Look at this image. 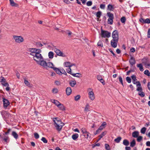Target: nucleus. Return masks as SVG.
<instances>
[{
  "instance_id": "obj_1",
  "label": "nucleus",
  "mask_w": 150,
  "mask_h": 150,
  "mask_svg": "<svg viewBox=\"0 0 150 150\" xmlns=\"http://www.w3.org/2000/svg\"><path fill=\"white\" fill-rule=\"evenodd\" d=\"M30 55L33 56V60L38 65L42 66L46 63L42 55L40 54L41 51L36 48H30L28 51Z\"/></svg>"
},
{
  "instance_id": "obj_2",
  "label": "nucleus",
  "mask_w": 150,
  "mask_h": 150,
  "mask_svg": "<svg viewBox=\"0 0 150 150\" xmlns=\"http://www.w3.org/2000/svg\"><path fill=\"white\" fill-rule=\"evenodd\" d=\"M42 67L44 68L49 67L52 69L56 73L59 75H61V71L59 69L54 67V66L52 63L51 62H47L46 61V63L44 65H42Z\"/></svg>"
},
{
  "instance_id": "obj_3",
  "label": "nucleus",
  "mask_w": 150,
  "mask_h": 150,
  "mask_svg": "<svg viewBox=\"0 0 150 150\" xmlns=\"http://www.w3.org/2000/svg\"><path fill=\"white\" fill-rule=\"evenodd\" d=\"M136 90L137 91H139L138 94L140 97H144V96L145 93L142 91V88L140 83L137 85Z\"/></svg>"
},
{
  "instance_id": "obj_4",
  "label": "nucleus",
  "mask_w": 150,
  "mask_h": 150,
  "mask_svg": "<svg viewBox=\"0 0 150 150\" xmlns=\"http://www.w3.org/2000/svg\"><path fill=\"white\" fill-rule=\"evenodd\" d=\"M13 38L15 42L17 43H20L23 42L24 40L21 36L13 35Z\"/></svg>"
},
{
  "instance_id": "obj_5",
  "label": "nucleus",
  "mask_w": 150,
  "mask_h": 150,
  "mask_svg": "<svg viewBox=\"0 0 150 150\" xmlns=\"http://www.w3.org/2000/svg\"><path fill=\"white\" fill-rule=\"evenodd\" d=\"M88 94L89 98L91 100H94L95 98V97L94 93L93 91V89L91 88H89L88 89Z\"/></svg>"
},
{
  "instance_id": "obj_6",
  "label": "nucleus",
  "mask_w": 150,
  "mask_h": 150,
  "mask_svg": "<svg viewBox=\"0 0 150 150\" xmlns=\"http://www.w3.org/2000/svg\"><path fill=\"white\" fill-rule=\"evenodd\" d=\"M107 14L108 17V23L109 24H112L114 19L113 14L110 12H108Z\"/></svg>"
},
{
  "instance_id": "obj_7",
  "label": "nucleus",
  "mask_w": 150,
  "mask_h": 150,
  "mask_svg": "<svg viewBox=\"0 0 150 150\" xmlns=\"http://www.w3.org/2000/svg\"><path fill=\"white\" fill-rule=\"evenodd\" d=\"M101 35L102 37L109 38L110 36L111 33L108 31L101 30Z\"/></svg>"
},
{
  "instance_id": "obj_8",
  "label": "nucleus",
  "mask_w": 150,
  "mask_h": 150,
  "mask_svg": "<svg viewBox=\"0 0 150 150\" xmlns=\"http://www.w3.org/2000/svg\"><path fill=\"white\" fill-rule=\"evenodd\" d=\"M54 51L58 56L63 57H66L65 54L58 49L55 48L54 49Z\"/></svg>"
},
{
  "instance_id": "obj_9",
  "label": "nucleus",
  "mask_w": 150,
  "mask_h": 150,
  "mask_svg": "<svg viewBox=\"0 0 150 150\" xmlns=\"http://www.w3.org/2000/svg\"><path fill=\"white\" fill-rule=\"evenodd\" d=\"M112 39L116 40H118V32L117 30L114 31L112 35Z\"/></svg>"
},
{
  "instance_id": "obj_10",
  "label": "nucleus",
  "mask_w": 150,
  "mask_h": 150,
  "mask_svg": "<svg viewBox=\"0 0 150 150\" xmlns=\"http://www.w3.org/2000/svg\"><path fill=\"white\" fill-rule=\"evenodd\" d=\"M3 106L5 109H6L9 105L10 103L8 100L4 98H3Z\"/></svg>"
},
{
  "instance_id": "obj_11",
  "label": "nucleus",
  "mask_w": 150,
  "mask_h": 150,
  "mask_svg": "<svg viewBox=\"0 0 150 150\" xmlns=\"http://www.w3.org/2000/svg\"><path fill=\"white\" fill-rule=\"evenodd\" d=\"M0 79L1 80V82L2 85L4 86H9L8 84L6 82V79L3 77L1 76L0 78Z\"/></svg>"
},
{
  "instance_id": "obj_12",
  "label": "nucleus",
  "mask_w": 150,
  "mask_h": 150,
  "mask_svg": "<svg viewBox=\"0 0 150 150\" xmlns=\"http://www.w3.org/2000/svg\"><path fill=\"white\" fill-rule=\"evenodd\" d=\"M118 40L112 39L110 42L111 45L113 48H116L117 46V44L118 42Z\"/></svg>"
},
{
  "instance_id": "obj_13",
  "label": "nucleus",
  "mask_w": 150,
  "mask_h": 150,
  "mask_svg": "<svg viewBox=\"0 0 150 150\" xmlns=\"http://www.w3.org/2000/svg\"><path fill=\"white\" fill-rule=\"evenodd\" d=\"M53 121L54 122V125H56L57 124H62V123L60 120V119L58 118H55L53 119Z\"/></svg>"
},
{
  "instance_id": "obj_14",
  "label": "nucleus",
  "mask_w": 150,
  "mask_h": 150,
  "mask_svg": "<svg viewBox=\"0 0 150 150\" xmlns=\"http://www.w3.org/2000/svg\"><path fill=\"white\" fill-rule=\"evenodd\" d=\"M63 123L62 124H57L54 125L56 129L58 132L60 131L62 129V127L64 126Z\"/></svg>"
},
{
  "instance_id": "obj_15",
  "label": "nucleus",
  "mask_w": 150,
  "mask_h": 150,
  "mask_svg": "<svg viewBox=\"0 0 150 150\" xmlns=\"http://www.w3.org/2000/svg\"><path fill=\"white\" fill-rule=\"evenodd\" d=\"M146 60V62H143V63L146 66V67L149 68L150 67V63H147L148 62V59L147 58H144L142 59V60Z\"/></svg>"
},
{
  "instance_id": "obj_16",
  "label": "nucleus",
  "mask_w": 150,
  "mask_h": 150,
  "mask_svg": "<svg viewBox=\"0 0 150 150\" xmlns=\"http://www.w3.org/2000/svg\"><path fill=\"white\" fill-rule=\"evenodd\" d=\"M129 62L130 64L132 66L135 64L136 62L134 58L131 56L129 60Z\"/></svg>"
},
{
  "instance_id": "obj_17",
  "label": "nucleus",
  "mask_w": 150,
  "mask_h": 150,
  "mask_svg": "<svg viewBox=\"0 0 150 150\" xmlns=\"http://www.w3.org/2000/svg\"><path fill=\"white\" fill-rule=\"evenodd\" d=\"M24 83L25 85L29 87H31L32 86V84H31L30 83L25 79H24Z\"/></svg>"
},
{
  "instance_id": "obj_18",
  "label": "nucleus",
  "mask_w": 150,
  "mask_h": 150,
  "mask_svg": "<svg viewBox=\"0 0 150 150\" xmlns=\"http://www.w3.org/2000/svg\"><path fill=\"white\" fill-rule=\"evenodd\" d=\"M66 93L67 96L69 95L71 93V89L70 87H67L66 90Z\"/></svg>"
},
{
  "instance_id": "obj_19",
  "label": "nucleus",
  "mask_w": 150,
  "mask_h": 150,
  "mask_svg": "<svg viewBox=\"0 0 150 150\" xmlns=\"http://www.w3.org/2000/svg\"><path fill=\"white\" fill-rule=\"evenodd\" d=\"M69 84L72 87H74L76 84V81L74 80H71L69 81Z\"/></svg>"
},
{
  "instance_id": "obj_20",
  "label": "nucleus",
  "mask_w": 150,
  "mask_h": 150,
  "mask_svg": "<svg viewBox=\"0 0 150 150\" xmlns=\"http://www.w3.org/2000/svg\"><path fill=\"white\" fill-rule=\"evenodd\" d=\"M139 132L137 131H135L132 132V136L134 138H137L139 136Z\"/></svg>"
},
{
  "instance_id": "obj_21",
  "label": "nucleus",
  "mask_w": 150,
  "mask_h": 150,
  "mask_svg": "<svg viewBox=\"0 0 150 150\" xmlns=\"http://www.w3.org/2000/svg\"><path fill=\"white\" fill-rule=\"evenodd\" d=\"M57 107L61 110L64 111L65 110V107L63 104L61 103H60Z\"/></svg>"
},
{
  "instance_id": "obj_22",
  "label": "nucleus",
  "mask_w": 150,
  "mask_h": 150,
  "mask_svg": "<svg viewBox=\"0 0 150 150\" xmlns=\"http://www.w3.org/2000/svg\"><path fill=\"white\" fill-rule=\"evenodd\" d=\"M114 5L109 4L108 6V9L110 11H113L114 9Z\"/></svg>"
},
{
  "instance_id": "obj_23",
  "label": "nucleus",
  "mask_w": 150,
  "mask_h": 150,
  "mask_svg": "<svg viewBox=\"0 0 150 150\" xmlns=\"http://www.w3.org/2000/svg\"><path fill=\"white\" fill-rule=\"evenodd\" d=\"M97 79L99 81L102 83L103 84H105V83L104 82L103 80L102 76L100 75H98L97 76Z\"/></svg>"
},
{
  "instance_id": "obj_24",
  "label": "nucleus",
  "mask_w": 150,
  "mask_h": 150,
  "mask_svg": "<svg viewBox=\"0 0 150 150\" xmlns=\"http://www.w3.org/2000/svg\"><path fill=\"white\" fill-rule=\"evenodd\" d=\"M51 102L53 103L57 107L60 103L58 100L54 99L51 100Z\"/></svg>"
},
{
  "instance_id": "obj_25",
  "label": "nucleus",
  "mask_w": 150,
  "mask_h": 150,
  "mask_svg": "<svg viewBox=\"0 0 150 150\" xmlns=\"http://www.w3.org/2000/svg\"><path fill=\"white\" fill-rule=\"evenodd\" d=\"M48 56L49 59H52L54 56V53L52 51L50 52L48 54Z\"/></svg>"
},
{
  "instance_id": "obj_26",
  "label": "nucleus",
  "mask_w": 150,
  "mask_h": 150,
  "mask_svg": "<svg viewBox=\"0 0 150 150\" xmlns=\"http://www.w3.org/2000/svg\"><path fill=\"white\" fill-rule=\"evenodd\" d=\"M79 136L78 134L75 133L72 136V138L74 140H76L78 138Z\"/></svg>"
},
{
  "instance_id": "obj_27",
  "label": "nucleus",
  "mask_w": 150,
  "mask_h": 150,
  "mask_svg": "<svg viewBox=\"0 0 150 150\" xmlns=\"http://www.w3.org/2000/svg\"><path fill=\"white\" fill-rule=\"evenodd\" d=\"M10 5L12 6L17 7L18 5L15 3L13 0H9Z\"/></svg>"
},
{
  "instance_id": "obj_28",
  "label": "nucleus",
  "mask_w": 150,
  "mask_h": 150,
  "mask_svg": "<svg viewBox=\"0 0 150 150\" xmlns=\"http://www.w3.org/2000/svg\"><path fill=\"white\" fill-rule=\"evenodd\" d=\"M12 136L16 139L18 138V135L15 131H13L11 134Z\"/></svg>"
},
{
  "instance_id": "obj_29",
  "label": "nucleus",
  "mask_w": 150,
  "mask_h": 150,
  "mask_svg": "<svg viewBox=\"0 0 150 150\" xmlns=\"http://www.w3.org/2000/svg\"><path fill=\"white\" fill-rule=\"evenodd\" d=\"M123 144L124 145L127 146L129 144V142L127 139H125L123 141Z\"/></svg>"
},
{
  "instance_id": "obj_30",
  "label": "nucleus",
  "mask_w": 150,
  "mask_h": 150,
  "mask_svg": "<svg viewBox=\"0 0 150 150\" xmlns=\"http://www.w3.org/2000/svg\"><path fill=\"white\" fill-rule=\"evenodd\" d=\"M137 67L139 68V69L141 71H142L144 70L143 66L141 64H138L137 65Z\"/></svg>"
},
{
  "instance_id": "obj_31",
  "label": "nucleus",
  "mask_w": 150,
  "mask_h": 150,
  "mask_svg": "<svg viewBox=\"0 0 150 150\" xmlns=\"http://www.w3.org/2000/svg\"><path fill=\"white\" fill-rule=\"evenodd\" d=\"M136 145V142L134 139H133L132 141L130 142V146L131 147H134Z\"/></svg>"
},
{
  "instance_id": "obj_32",
  "label": "nucleus",
  "mask_w": 150,
  "mask_h": 150,
  "mask_svg": "<svg viewBox=\"0 0 150 150\" xmlns=\"http://www.w3.org/2000/svg\"><path fill=\"white\" fill-rule=\"evenodd\" d=\"M8 137H4V138L1 135H0V138L3 139L4 140V141L5 142H7V140L8 139Z\"/></svg>"
},
{
  "instance_id": "obj_33",
  "label": "nucleus",
  "mask_w": 150,
  "mask_h": 150,
  "mask_svg": "<svg viewBox=\"0 0 150 150\" xmlns=\"http://www.w3.org/2000/svg\"><path fill=\"white\" fill-rule=\"evenodd\" d=\"M106 134V132H103L99 136V138L98 140V141L100 140L101 138H102L103 136H104Z\"/></svg>"
},
{
  "instance_id": "obj_34",
  "label": "nucleus",
  "mask_w": 150,
  "mask_h": 150,
  "mask_svg": "<svg viewBox=\"0 0 150 150\" xmlns=\"http://www.w3.org/2000/svg\"><path fill=\"white\" fill-rule=\"evenodd\" d=\"M64 65L66 67H71V63L69 62H66L64 63Z\"/></svg>"
},
{
  "instance_id": "obj_35",
  "label": "nucleus",
  "mask_w": 150,
  "mask_h": 150,
  "mask_svg": "<svg viewBox=\"0 0 150 150\" xmlns=\"http://www.w3.org/2000/svg\"><path fill=\"white\" fill-rule=\"evenodd\" d=\"M52 92L54 94L57 93L58 92V89L56 88H53Z\"/></svg>"
},
{
  "instance_id": "obj_36",
  "label": "nucleus",
  "mask_w": 150,
  "mask_h": 150,
  "mask_svg": "<svg viewBox=\"0 0 150 150\" xmlns=\"http://www.w3.org/2000/svg\"><path fill=\"white\" fill-rule=\"evenodd\" d=\"M89 105L88 104H87L86 105L84 111H89Z\"/></svg>"
},
{
  "instance_id": "obj_37",
  "label": "nucleus",
  "mask_w": 150,
  "mask_h": 150,
  "mask_svg": "<svg viewBox=\"0 0 150 150\" xmlns=\"http://www.w3.org/2000/svg\"><path fill=\"white\" fill-rule=\"evenodd\" d=\"M122 23H125L126 21V19L125 17H122L120 19Z\"/></svg>"
},
{
  "instance_id": "obj_38",
  "label": "nucleus",
  "mask_w": 150,
  "mask_h": 150,
  "mask_svg": "<svg viewBox=\"0 0 150 150\" xmlns=\"http://www.w3.org/2000/svg\"><path fill=\"white\" fill-rule=\"evenodd\" d=\"M101 12L100 11H98L96 13V16L98 18H100L101 16Z\"/></svg>"
},
{
  "instance_id": "obj_39",
  "label": "nucleus",
  "mask_w": 150,
  "mask_h": 150,
  "mask_svg": "<svg viewBox=\"0 0 150 150\" xmlns=\"http://www.w3.org/2000/svg\"><path fill=\"white\" fill-rule=\"evenodd\" d=\"M121 139L120 137H118L114 140V141L117 143H119Z\"/></svg>"
},
{
  "instance_id": "obj_40",
  "label": "nucleus",
  "mask_w": 150,
  "mask_h": 150,
  "mask_svg": "<svg viewBox=\"0 0 150 150\" xmlns=\"http://www.w3.org/2000/svg\"><path fill=\"white\" fill-rule=\"evenodd\" d=\"M146 128L145 127H143L142 128L141 130V132L142 133L144 134H145L146 131Z\"/></svg>"
},
{
  "instance_id": "obj_41",
  "label": "nucleus",
  "mask_w": 150,
  "mask_h": 150,
  "mask_svg": "<svg viewBox=\"0 0 150 150\" xmlns=\"http://www.w3.org/2000/svg\"><path fill=\"white\" fill-rule=\"evenodd\" d=\"M72 75L75 77H79L81 74L79 73H76V74H72Z\"/></svg>"
},
{
  "instance_id": "obj_42",
  "label": "nucleus",
  "mask_w": 150,
  "mask_h": 150,
  "mask_svg": "<svg viewBox=\"0 0 150 150\" xmlns=\"http://www.w3.org/2000/svg\"><path fill=\"white\" fill-rule=\"evenodd\" d=\"M144 74L148 76H150V73L148 70H146L144 71Z\"/></svg>"
},
{
  "instance_id": "obj_43",
  "label": "nucleus",
  "mask_w": 150,
  "mask_h": 150,
  "mask_svg": "<svg viewBox=\"0 0 150 150\" xmlns=\"http://www.w3.org/2000/svg\"><path fill=\"white\" fill-rule=\"evenodd\" d=\"M81 130L83 134H85V133H87V132L86 131V129L85 128H82Z\"/></svg>"
},
{
  "instance_id": "obj_44",
  "label": "nucleus",
  "mask_w": 150,
  "mask_h": 150,
  "mask_svg": "<svg viewBox=\"0 0 150 150\" xmlns=\"http://www.w3.org/2000/svg\"><path fill=\"white\" fill-rule=\"evenodd\" d=\"M61 71V75L62 74H64L65 75H67V73L65 71V70L63 69H62L60 70Z\"/></svg>"
},
{
  "instance_id": "obj_45",
  "label": "nucleus",
  "mask_w": 150,
  "mask_h": 150,
  "mask_svg": "<svg viewBox=\"0 0 150 150\" xmlns=\"http://www.w3.org/2000/svg\"><path fill=\"white\" fill-rule=\"evenodd\" d=\"M137 138V141L139 142H140L143 139V137L142 136H138Z\"/></svg>"
},
{
  "instance_id": "obj_46",
  "label": "nucleus",
  "mask_w": 150,
  "mask_h": 150,
  "mask_svg": "<svg viewBox=\"0 0 150 150\" xmlns=\"http://www.w3.org/2000/svg\"><path fill=\"white\" fill-rule=\"evenodd\" d=\"M80 95H77L75 97L74 100L75 101H77L80 99Z\"/></svg>"
},
{
  "instance_id": "obj_47",
  "label": "nucleus",
  "mask_w": 150,
  "mask_h": 150,
  "mask_svg": "<svg viewBox=\"0 0 150 150\" xmlns=\"http://www.w3.org/2000/svg\"><path fill=\"white\" fill-rule=\"evenodd\" d=\"M105 148L107 150H110V148L109 145L107 144H105Z\"/></svg>"
},
{
  "instance_id": "obj_48",
  "label": "nucleus",
  "mask_w": 150,
  "mask_h": 150,
  "mask_svg": "<svg viewBox=\"0 0 150 150\" xmlns=\"http://www.w3.org/2000/svg\"><path fill=\"white\" fill-rule=\"evenodd\" d=\"M41 140L45 143H47V141L44 137H42V138Z\"/></svg>"
},
{
  "instance_id": "obj_49",
  "label": "nucleus",
  "mask_w": 150,
  "mask_h": 150,
  "mask_svg": "<svg viewBox=\"0 0 150 150\" xmlns=\"http://www.w3.org/2000/svg\"><path fill=\"white\" fill-rule=\"evenodd\" d=\"M97 45L98 46H100V47H103V44L102 42L100 40L98 41V42Z\"/></svg>"
},
{
  "instance_id": "obj_50",
  "label": "nucleus",
  "mask_w": 150,
  "mask_h": 150,
  "mask_svg": "<svg viewBox=\"0 0 150 150\" xmlns=\"http://www.w3.org/2000/svg\"><path fill=\"white\" fill-rule=\"evenodd\" d=\"M66 71L67 73H69V74L71 75L72 74L71 73V69L70 68V67H69L67 69H66Z\"/></svg>"
},
{
  "instance_id": "obj_51",
  "label": "nucleus",
  "mask_w": 150,
  "mask_h": 150,
  "mask_svg": "<svg viewBox=\"0 0 150 150\" xmlns=\"http://www.w3.org/2000/svg\"><path fill=\"white\" fill-rule=\"evenodd\" d=\"M144 23H150V20L148 18H147L144 20Z\"/></svg>"
},
{
  "instance_id": "obj_52",
  "label": "nucleus",
  "mask_w": 150,
  "mask_h": 150,
  "mask_svg": "<svg viewBox=\"0 0 150 150\" xmlns=\"http://www.w3.org/2000/svg\"><path fill=\"white\" fill-rule=\"evenodd\" d=\"M34 136L36 139H38L39 137V135L37 133H34Z\"/></svg>"
},
{
  "instance_id": "obj_53",
  "label": "nucleus",
  "mask_w": 150,
  "mask_h": 150,
  "mask_svg": "<svg viewBox=\"0 0 150 150\" xmlns=\"http://www.w3.org/2000/svg\"><path fill=\"white\" fill-rule=\"evenodd\" d=\"M92 4V2L91 1H88L86 3V5L88 6H90Z\"/></svg>"
},
{
  "instance_id": "obj_54",
  "label": "nucleus",
  "mask_w": 150,
  "mask_h": 150,
  "mask_svg": "<svg viewBox=\"0 0 150 150\" xmlns=\"http://www.w3.org/2000/svg\"><path fill=\"white\" fill-rule=\"evenodd\" d=\"M127 81L129 83L131 82V78L129 77H127L126 78Z\"/></svg>"
},
{
  "instance_id": "obj_55",
  "label": "nucleus",
  "mask_w": 150,
  "mask_h": 150,
  "mask_svg": "<svg viewBox=\"0 0 150 150\" xmlns=\"http://www.w3.org/2000/svg\"><path fill=\"white\" fill-rule=\"evenodd\" d=\"M36 45L37 46V47H42V45L41 43L40 42H37L36 43Z\"/></svg>"
},
{
  "instance_id": "obj_56",
  "label": "nucleus",
  "mask_w": 150,
  "mask_h": 150,
  "mask_svg": "<svg viewBox=\"0 0 150 150\" xmlns=\"http://www.w3.org/2000/svg\"><path fill=\"white\" fill-rule=\"evenodd\" d=\"M54 83L57 86H59L61 84L60 82L58 81H55Z\"/></svg>"
},
{
  "instance_id": "obj_57",
  "label": "nucleus",
  "mask_w": 150,
  "mask_h": 150,
  "mask_svg": "<svg viewBox=\"0 0 150 150\" xmlns=\"http://www.w3.org/2000/svg\"><path fill=\"white\" fill-rule=\"evenodd\" d=\"M119 80L121 83V84L123 85V81H122V78L121 76H120L119 78Z\"/></svg>"
},
{
  "instance_id": "obj_58",
  "label": "nucleus",
  "mask_w": 150,
  "mask_h": 150,
  "mask_svg": "<svg viewBox=\"0 0 150 150\" xmlns=\"http://www.w3.org/2000/svg\"><path fill=\"white\" fill-rule=\"evenodd\" d=\"M89 132H87V133H85V134H83L84 137H85V138H88L89 137Z\"/></svg>"
},
{
  "instance_id": "obj_59",
  "label": "nucleus",
  "mask_w": 150,
  "mask_h": 150,
  "mask_svg": "<svg viewBox=\"0 0 150 150\" xmlns=\"http://www.w3.org/2000/svg\"><path fill=\"white\" fill-rule=\"evenodd\" d=\"M131 78L132 80V81L137 80V79L136 78V76L134 75H133L131 76Z\"/></svg>"
},
{
  "instance_id": "obj_60",
  "label": "nucleus",
  "mask_w": 150,
  "mask_h": 150,
  "mask_svg": "<svg viewBox=\"0 0 150 150\" xmlns=\"http://www.w3.org/2000/svg\"><path fill=\"white\" fill-rule=\"evenodd\" d=\"M105 7V5L104 4H101L100 5V7L101 8L104 9Z\"/></svg>"
},
{
  "instance_id": "obj_61",
  "label": "nucleus",
  "mask_w": 150,
  "mask_h": 150,
  "mask_svg": "<svg viewBox=\"0 0 150 150\" xmlns=\"http://www.w3.org/2000/svg\"><path fill=\"white\" fill-rule=\"evenodd\" d=\"M136 80L132 81V82L134 84H136V86L137 84H139V83H140L139 81H135Z\"/></svg>"
},
{
  "instance_id": "obj_62",
  "label": "nucleus",
  "mask_w": 150,
  "mask_h": 150,
  "mask_svg": "<svg viewBox=\"0 0 150 150\" xmlns=\"http://www.w3.org/2000/svg\"><path fill=\"white\" fill-rule=\"evenodd\" d=\"M144 20L145 19L143 18H141L139 19V21L140 22L142 23H144Z\"/></svg>"
},
{
  "instance_id": "obj_63",
  "label": "nucleus",
  "mask_w": 150,
  "mask_h": 150,
  "mask_svg": "<svg viewBox=\"0 0 150 150\" xmlns=\"http://www.w3.org/2000/svg\"><path fill=\"white\" fill-rule=\"evenodd\" d=\"M147 37L148 38H150V28L148 30Z\"/></svg>"
},
{
  "instance_id": "obj_64",
  "label": "nucleus",
  "mask_w": 150,
  "mask_h": 150,
  "mask_svg": "<svg viewBox=\"0 0 150 150\" xmlns=\"http://www.w3.org/2000/svg\"><path fill=\"white\" fill-rule=\"evenodd\" d=\"M146 145L147 146L150 147V141H147L146 143Z\"/></svg>"
}]
</instances>
